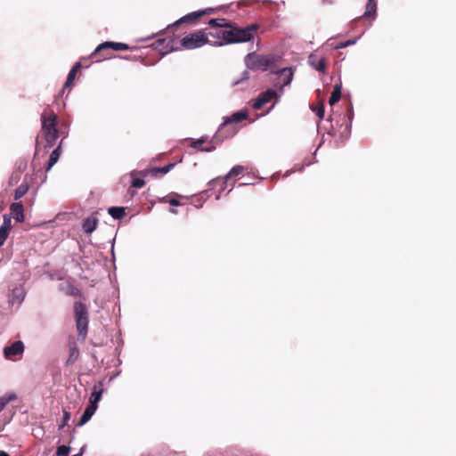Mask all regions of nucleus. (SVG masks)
<instances>
[{
	"label": "nucleus",
	"mask_w": 456,
	"mask_h": 456,
	"mask_svg": "<svg viewBox=\"0 0 456 456\" xmlns=\"http://www.w3.org/2000/svg\"><path fill=\"white\" fill-rule=\"evenodd\" d=\"M74 314L78 336L85 339L88 330V309L82 302L74 304Z\"/></svg>",
	"instance_id": "nucleus-7"
},
{
	"label": "nucleus",
	"mask_w": 456,
	"mask_h": 456,
	"mask_svg": "<svg viewBox=\"0 0 456 456\" xmlns=\"http://www.w3.org/2000/svg\"><path fill=\"white\" fill-rule=\"evenodd\" d=\"M10 211L17 222L21 223L24 221V208L21 203H12L10 205Z\"/></svg>",
	"instance_id": "nucleus-16"
},
{
	"label": "nucleus",
	"mask_w": 456,
	"mask_h": 456,
	"mask_svg": "<svg viewBox=\"0 0 456 456\" xmlns=\"http://www.w3.org/2000/svg\"><path fill=\"white\" fill-rule=\"evenodd\" d=\"M212 12H213V9H206V10L197 11V12H192L191 13H188V14L184 15L183 17H182L181 19H179L178 20H176L175 22H174L172 25H169L167 28V30L173 32L174 29L180 25L196 24V23H198V21L200 20V19L202 16L211 13Z\"/></svg>",
	"instance_id": "nucleus-9"
},
{
	"label": "nucleus",
	"mask_w": 456,
	"mask_h": 456,
	"mask_svg": "<svg viewBox=\"0 0 456 456\" xmlns=\"http://www.w3.org/2000/svg\"><path fill=\"white\" fill-rule=\"evenodd\" d=\"M342 86L336 84L333 87L331 96L330 97L329 103L330 106L336 104L341 98Z\"/></svg>",
	"instance_id": "nucleus-22"
},
{
	"label": "nucleus",
	"mask_w": 456,
	"mask_h": 456,
	"mask_svg": "<svg viewBox=\"0 0 456 456\" xmlns=\"http://www.w3.org/2000/svg\"><path fill=\"white\" fill-rule=\"evenodd\" d=\"M108 213L114 219L119 220L126 216V208L124 207H110L108 208Z\"/></svg>",
	"instance_id": "nucleus-21"
},
{
	"label": "nucleus",
	"mask_w": 456,
	"mask_h": 456,
	"mask_svg": "<svg viewBox=\"0 0 456 456\" xmlns=\"http://www.w3.org/2000/svg\"><path fill=\"white\" fill-rule=\"evenodd\" d=\"M70 448L66 445H61L57 448V456H67L69 453Z\"/></svg>",
	"instance_id": "nucleus-30"
},
{
	"label": "nucleus",
	"mask_w": 456,
	"mask_h": 456,
	"mask_svg": "<svg viewBox=\"0 0 456 456\" xmlns=\"http://www.w3.org/2000/svg\"><path fill=\"white\" fill-rule=\"evenodd\" d=\"M215 149H216V146L215 145H211V146L206 147L204 149H200V151L209 152V151H214Z\"/></svg>",
	"instance_id": "nucleus-38"
},
{
	"label": "nucleus",
	"mask_w": 456,
	"mask_h": 456,
	"mask_svg": "<svg viewBox=\"0 0 456 456\" xmlns=\"http://www.w3.org/2000/svg\"><path fill=\"white\" fill-rule=\"evenodd\" d=\"M61 144L52 151L46 167V171H49L53 167V165L58 161L61 156Z\"/></svg>",
	"instance_id": "nucleus-25"
},
{
	"label": "nucleus",
	"mask_w": 456,
	"mask_h": 456,
	"mask_svg": "<svg viewBox=\"0 0 456 456\" xmlns=\"http://www.w3.org/2000/svg\"><path fill=\"white\" fill-rule=\"evenodd\" d=\"M134 47L129 46L125 43H116V42H103L100 44L94 53H91L90 58L96 62L102 61V60H106L111 57L110 50L114 51H125V50H133Z\"/></svg>",
	"instance_id": "nucleus-4"
},
{
	"label": "nucleus",
	"mask_w": 456,
	"mask_h": 456,
	"mask_svg": "<svg viewBox=\"0 0 456 456\" xmlns=\"http://www.w3.org/2000/svg\"><path fill=\"white\" fill-rule=\"evenodd\" d=\"M243 171H244V167L242 166H235V167H233L230 170V172L225 175V177L222 180V183H223L222 189L224 190L225 188V185H226V183H227L228 179L241 175L243 173Z\"/></svg>",
	"instance_id": "nucleus-20"
},
{
	"label": "nucleus",
	"mask_w": 456,
	"mask_h": 456,
	"mask_svg": "<svg viewBox=\"0 0 456 456\" xmlns=\"http://www.w3.org/2000/svg\"><path fill=\"white\" fill-rule=\"evenodd\" d=\"M169 203L171 206H179L180 205V201L176 199H171L169 200Z\"/></svg>",
	"instance_id": "nucleus-37"
},
{
	"label": "nucleus",
	"mask_w": 456,
	"mask_h": 456,
	"mask_svg": "<svg viewBox=\"0 0 456 456\" xmlns=\"http://www.w3.org/2000/svg\"><path fill=\"white\" fill-rule=\"evenodd\" d=\"M175 166V163H170L165 167H153L151 168L149 172L152 175H155L156 174L158 173H161L163 175L168 173L170 170H172L174 168V167Z\"/></svg>",
	"instance_id": "nucleus-28"
},
{
	"label": "nucleus",
	"mask_w": 456,
	"mask_h": 456,
	"mask_svg": "<svg viewBox=\"0 0 456 456\" xmlns=\"http://www.w3.org/2000/svg\"><path fill=\"white\" fill-rule=\"evenodd\" d=\"M313 111L316 113L320 119H322L324 117V107L322 104L312 107Z\"/></svg>",
	"instance_id": "nucleus-31"
},
{
	"label": "nucleus",
	"mask_w": 456,
	"mask_h": 456,
	"mask_svg": "<svg viewBox=\"0 0 456 456\" xmlns=\"http://www.w3.org/2000/svg\"><path fill=\"white\" fill-rule=\"evenodd\" d=\"M12 230V220L7 215L4 216L3 224L0 226V247L6 241Z\"/></svg>",
	"instance_id": "nucleus-13"
},
{
	"label": "nucleus",
	"mask_w": 456,
	"mask_h": 456,
	"mask_svg": "<svg viewBox=\"0 0 456 456\" xmlns=\"http://www.w3.org/2000/svg\"><path fill=\"white\" fill-rule=\"evenodd\" d=\"M308 63L319 72L324 74L326 72L325 57L319 58L317 54L311 53L308 57Z\"/></svg>",
	"instance_id": "nucleus-14"
},
{
	"label": "nucleus",
	"mask_w": 456,
	"mask_h": 456,
	"mask_svg": "<svg viewBox=\"0 0 456 456\" xmlns=\"http://www.w3.org/2000/svg\"><path fill=\"white\" fill-rule=\"evenodd\" d=\"M377 11V4L375 0H368L366 4L365 12L363 14L364 17L367 18H375Z\"/></svg>",
	"instance_id": "nucleus-24"
},
{
	"label": "nucleus",
	"mask_w": 456,
	"mask_h": 456,
	"mask_svg": "<svg viewBox=\"0 0 456 456\" xmlns=\"http://www.w3.org/2000/svg\"><path fill=\"white\" fill-rule=\"evenodd\" d=\"M0 456H10V455L4 451H0Z\"/></svg>",
	"instance_id": "nucleus-40"
},
{
	"label": "nucleus",
	"mask_w": 456,
	"mask_h": 456,
	"mask_svg": "<svg viewBox=\"0 0 456 456\" xmlns=\"http://www.w3.org/2000/svg\"><path fill=\"white\" fill-rule=\"evenodd\" d=\"M69 418H70L69 412L64 411V415H63L64 425L67 424V422L69 421Z\"/></svg>",
	"instance_id": "nucleus-36"
},
{
	"label": "nucleus",
	"mask_w": 456,
	"mask_h": 456,
	"mask_svg": "<svg viewBox=\"0 0 456 456\" xmlns=\"http://www.w3.org/2000/svg\"><path fill=\"white\" fill-rule=\"evenodd\" d=\"M205 142L203 138L192 141L191 146L194 149L200 150L202 149L201 145Z\"/></svg>",
	"instance_id": "nucleus-33"
},
{
	"label": "nucleus",
	"mask_w": 456,
	"mask_h": 456,
	"mask_svg": "<svg viewBox=\"0 0 456 456\" xmlns=\"http://www.w3.org/2000/svg\"><path fill=\"white\" fill-rule=\"evenodd\" d=\"M81 68V63L80 62H77L74 64V66L72 67V69H70L69 75H68V77H67V80L64 84V88L63 89H66V88H69L73 86V83H74V80L76 78V76H77V73L78 72V70L80 69Z\"/></svg>",
	"instance_id": "nucleus-18"
},
{
	"label": "nucleus",
	"mask_w": 456,
	"mask_h": 456,
	"mask_svg": "<svg viewBox=\"0 0 456 456\" xmlns=\"http://www.w3.org/2000/svg\"><path fill=\"white\" fill-rule=\"evenodd\" d=\"M103 392L102 388V382H98L95 384L93 387V392L91 393L90 398H89V405L95 406V408L98 407V402L102 398V395Z\"/></svg>",
	"instance_id": "nucleus-15"
},
{
	"label": "nucleus",
	"mask_w": 456,
	"mask_h": 456,
	"mask_svg": "<svg viewBox=\"0 0 456 456\" xmlns=\"http://www.w3.org/2000/svg\"><path fill=\"white\" fill-rule=\"evenodd\" d=\"M57 120L58 116L49 108L41 114V132L48 147H52L59 137Z\"/></svg>",
	"instance_id": "nucleus-2"
},
{
	"label": "nucleus",
	"mask_w": 456,
	"mask_h": 456,
	"mask_svg": "<svg viewBox=\"0 0 456 456\" xmlns=\"http://www.w3.org/2000/svg\"><path fill=\"white\" fill-rule=\"evenodd\" d=\"M208 37L205 30H198L191 33L181 40V45L183 49L192 50L201 47L208 43Z\"/></svg>",
	"instance_id": "nucleus-8"
},
{
	"label": "nucleus",
	"mask_w": 456,
	"mask_h": 456,
	"mask_svg": "<svg viewBox=\"0 0 456 456\" xmlns=\"http://www.w3.org/2000/svg\"><path fill=\"white\" fill-rule=\"evenodd\" d=\"M218 182V179H214L213 180V183H217Z\"/></svg>",
	"instance_id": "nucleus-42"
},
{
	"label": "nucleus",
	"mask_w": 456,
	"mask_h": 456,
	"mask_svg": "<svg viewBox=\"0 0 456 456\" xmlns=\"http://www.w3.org/2000/svg\"><path fill=\"white\" fill-rule=\"evenodd\" d=\"M281 73L282 76L286 77L283 79V86H288L291 82L292 77H293V73H292L291 69H281Z\"/></svg>",
	"instance_id": "nucleus-29"
},
{
	"label": "nucleus",
	"mask_w": 456,
	"mask_h": 456,
	"mask_svg": "<svg viewBox=\"0 0 456 456\" xmlns=\"http://www.w3.org/2000/svg\"><path fill=\"white\" fill-rule=\"evenodd\" d=\"M277 93L273 89H268L261 93L256 99H255L252 107L255 110H260L265 104L269 102L273 98H277Z\"/></svg>",
	"instance_id": "nucleus-10"
},
{
	"label": "nucleus",
	"mask_w": 456,
	"mask_h": 456,
	"mask_svg": "<svg viewBox=\"0 0 456 456\" xmlns=\"http://www.w3.org/2000/svg\"><path fill=\"white\" fill-rule=\"evenodd\" d=\"M23 352L24 344L20 340L15 341L11 346L4 348V354L7 359H12L14 356L22 354Z\"/></svg>",
	"instance_id": "nucleus-11"
},
{
	"label": "nucleus",
	"mask_w": 456,
	"mask_h": 456,
	"mask_svg": "<svg viewBox=\"0 0 456 456\" xmlns=\"http://www.w3.org/2000/svg\"><path fill=\"white\" fill-rule=\"evenodd\" d=\"M208 24L211 28V30L207 33L208 37L210 36L218 41L215 43V45L222 46L224 44L227 45V37L225 34L229 31L230 21L226 19H211L208 21Z\"/></svg>",
	"instance_id": "nucleus-6"
},
{
	"label": "nucleus",
	"mask_w": 456,
	"mask_h": 456,
	"mask_svg": "<svg viewBox=\"0 0 456 456\" xmlns=\"http://www.w3.org/2000/svg\"><path fill=\"white\" fill-rule=\"evenodd\" d=\"M145 184V182L142 178H134L132 180V186L135 188H142Z\"/></svg>",
	"instance_id": "nucleus-32"
},
{
	"label": "nucleus",
	"mask_w": 456,
	"mask_h": 456,
	"mask_svg": "<svg viewBox=\"0 0 456 456\" xmlns=\"http://www.w3.org/2000/svg\"><path fill=\"white\" fill-rule=\"evenodd\" d=\"M68 293L69 295H71V296H74V297H81L82 296L80 289H78L77 288H76L74 286H69V292Z\"/></svg>",
	"instance_id": "nucleus-34"
},
{
	"label": "nucleus",
	"mask_w": 456,
	"mask_h": 456,
	"mask_svg": "<svg viewBox=\"0 0 456 456\" xmlns=\"http://www.w3.org/2000/svg\"><path fill=\"white\" fill-rule=\"evenodd\" d=\"M97 408H95V406L88 405L82 414L77 425L80 427L85 425L92 418Z\"/></svg>",
	"instance_id": "nucleus-19"
},
{
	"label": "nucleus",
	"mask_w": 456,
	"mask_h": 456,
	"mask_svg": "<svg viewBox=\"0 0 456 456\" xmlns=\"http://www.w3.org/2000/svg\"><path fill=\"white\" fill-rule=\"evenodd\" d=\"M170 211H171L172 213H174V214H176V210H175V209H171Z\"/></svg>",
	"instance_id": "nucleus-41"
},
{
	"label": "nucleus",
	"mask_w": 456,
	"mask_h": 456,
	"mask_svg": "<svg viewBox=\"0 0 456 456\" xmlns=\"http://www.w3.org/2000/svg\"><path fill=\"white\" fill-rule=\"evenodd\" d=\"M79 357V349L77 348V345L73 343L69 346V358L66 362L67 365L73 364Z\"/></svg>",
	"instance_id": "nucleus-23"
},
{
	"label": "nucleus",
	"mask_w": 456,
	"mask_h": 456,
	"mask_svg": "<svg viewBox=\"0 0 456 456\" xmlns=\"http://www.w3.org/2000/svg\"><path fill=\"white\" fill-rule=\"evenodd\" d=\"M19 176H20V174H15L13 173L11 176V182L13 181L14 179H19Z\"/></svg>",
	"instance_id": "nucleus-39"
},
{
	"label": "nucleus",
	"mask_w": 456,
	"mask_h": 456,
	"mask_svg": "<svg viewBox=\"0 0 456 456\" xmlns=\"http://www.w3.org/2000/svg\"><path fill=\"white\" fill-rule=\"evenodd\" d=\"M275 62V57L271 54H258L255 52L249 53L245 57V63L248 69L252 70L266 71Z\"/></svg>",
	"instance_id": "nucleus-5"
},
{
	"label": "nucleus",
	"mask_w": 456,
	"mask_h": 456,
	"mask_svg": "<svg viewBox=\"0 0 456 456\" xmlns=\"http://www.w3.org/2000/svg\"><path fill=\"white\" fill-rule=\"evenodd\" d=\"M247 118L248 113L246 111H238L227 117L218 128L215 135V140L223 142L224 139L232 137L239 131V123L245 120Z\"/></svg>",
	"instance_id": "nucleus-3"
},
{
	"label": "nucleus",
	"mask_w": 456,
	"mask_h": 456,
	"mask_svg": "<svg viewBox=\"0 0 456 456\" xmlns=\"http://www.w3.org/2000/svg\"><path fill=\"white\" fill-rule=\"evenodd\" d=\"M28 183H20L18 188L15 190V192H14V200H20V198H22L28 191Z\"/></svg>",
	"instance_id": "nucleus-27"
},
{
	"label": "nucleus",
	"mask_w": 456,
	"mask_h": 456,
	"mask_svg": "<svg viewBox=\"0 0 456 456\" xmlns=\"http://www.w3.org/2000/svg\"><path fill=\"white\" fill-rule=\"evenodd\" d=\"M173 38L171 37H166V38H160L154 42L153 45L154 48L159 51V53L164 55L170 51L174 50L173 48Z\"/></svg>",
	"instance_id": "nucleus-12"
},
{
	"label": "nucleus",
	"mask_w": 456,
	"mask_h": 456,
	"mask_svg": "<svg viewBox=\"0 0 456 456\" xmlns=\"http://www.w3.org/2000/svg\"><path fill=\"white\" fill-rule=\"evenodd\" d=\"M98 224V219L94 216L87 217L84 220L82 228L86 233H92L96 228Z\"/></svg>",
	"instance_id": "nucleus-17"
},
{
	"label": "nucleus",
	"mask_w": 456,
	"mask_h": 456,
	"mask_svg": "<svg viewBox=\"0 0 456 456\" xmlns=\"http://www.w3.org/2000/svg\"><path fill=\"white\" fill-rule=\"evenodd\" d=\"M228 27L229 31L225 34V37L228 39L227 45L250 42L255 38V36L259 29V25L257 23H253L245 28H240L235 23L230 22V26Z\"/></svg>",
	"instance_id": "nucleus-1"
},
{
	"label": "nucleus",
	"mask_w": 456,
	"mask_h": 456,
	"mask_svg": "<svg viewBox=\"0 0 456 456\" xmlns=\"http://www.w3.org/2000/svg\"><path fill=\"white\" fill-rule=\"evenodd\" d=\"M17 395L14 393L4 395L0 397V412L5 408L6 404L10 402L15 401Z\"/></svg>",
	"instance_id": "nucleus-26"
},
{
	"label": "nucleus",
	"mask_w": 456,
	"mask_h": 456,
	"mask_svg": "<svg viewBox=\"0 0 456 456\" xmlns=\"http://www.w3.org/2000/svg\"><path fill=\"white\" fill-rule=\"evenodd\" d=\"M354 43H355L354 40H347L346 42H342V43L338 44V45L335 46V48L336 49L344 48V47L351 45H353Z\"/></svg>",
	"instance_id": "nucleus-35"
}]
</instances>
